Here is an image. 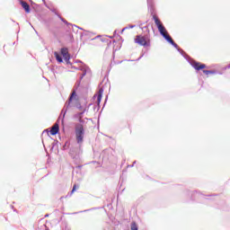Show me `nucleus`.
<instances>
[{
    "mask_svg": "<svg viewBox=\"0 0 230 230\" xmlns=\"http://www.w3.org/2000/svg\"><path fill=\"white\" fill-rule=\"evenodd\" d=\"M153 19L155 21V23L156 25V28H157L160 35L162 37H164L165 39V40L167 42H169V44H172L173 46V48H175V49H177V51H179L181 56L183 57L189 62V64H190V66L196 69V71H200L201 69H206V64H202V63L198 62L195 59L191 58L188 54H186V52H184V50H182V49L179 48V45H177V43H175V41H173V39H172V36H170V34L168 33L166 27H164V25L163 24L161 20H159V18H157V16L154 15Z\"/></svg>",
    "mask_w": 230,
    "mask_h": 230,
    "instance_id": "f257e3e1",
    "label": "nucleus"
},
{
    "mask_svg": "<svg viewBox=\"0 0 230 230\" xmlns=\"http://www.w3.org/2000/svg\"><path fill=\"white\" fill-rule=\"evenodd\" d=\"M75 134L77 145L70 148L69 155L72 157L75 164H80L82 155L84 154L82 145H84V137H85V128L82 124L75 125Z\"/></svg>",
    "mask_w": 230,
    "mask_h": 230,
    "instance_id": "f03ea898",
    "label": "nucleus"
},
{
    "mask_svg": "<svg viewBox=\"0 0 230 230\" xmlns=\"http://www.w3.org/2000/svg\"><path fill=\"white\" fill-rule=\"evenodd\" d=\"M80 77L79 79L75 82L73 89H72V93H70L67 101L66 102L59 118H62V122H64V118H66V111H67V109H69V107H71V102H73V98H76V91H78V87H80L81 84H82V80H84V75L82 74H79Z\"/></svg>",
    "mask_w": 230,
    "mask_h": 230,
    "instance_id": "7ed1b4c3",
    "label": "nucleus"
},
{
    "mask_svg": "<svg viewBox=\"0 0 230 230\" xmlns=\"http://www.w3.org/2000/svg\"><path fill=\"white\" fill-rule=\"evenodd\" d=\"M136 44L139 46H144V48H149L150 46V37L143 36V35H137L135 38Z\"/></svg>",
    "mask_w": 230,
    "mask_h": 230,
    "instance_id": "20e7f679",
    "label": "nucleus"
},
{
    "mask_svg": "<svg viewBox=\"0 0 230 230\" xmlns=\"http://www.w3.org/2000/svg\"><path fill=\"white\" fill-rule=\"evenodd\" d=\"M72 107H76L78 111H84V109H87L84 107L80 102V100L78 99V94H76V96L72 99L71 106L69 108H66V114H67V111H69V109H72Z\"/></svg>",
    "mask_w": 230,
    "mask_h": 230,
    "instance_id": "39448f33",
    "label": "nucleus"
},
{
    "mask_svg": "<svg viewBox=\"0 0 230 230\" xmlns=\"http://www.w3.org/2000/svg\"><path fill=\"white\" fill-rule=\"evenodd\" d=\"M19 3L26 13H30V12H31V9L30 8V4L28 3L24 2L23 0H19Z\"/></svg>",
    "mask_w": 230,
    "mask_h": 230,
    "instance_id": "423d86ee",
    "label": "nucleus"
},
{
    "mask_svg": "<svg viewBox=\"0 0 230 230\" xmlns=\"http://www.w3.org/2000/svg\"><path fill=\"white\" fill-rule=\"evenodd\" d=\"M49 132L50 136H57V134L60 132V127L58 126V124H55V126L51 128Z\"/></svg>",
    "mask_w": 230,
    "mask_h": 230,
    "instance_id": "0eeeda50",
    "label": "nucleus"
},
{
    "mask_svg": "<svg viewBox=\"0 0 230 230\" xmlns=\"http://www.w3.org/2000/svg\"><path fill=\"white\" fill-rule=\"evenodd\" d=\"M54 57L57 60V62H58V64H62V62H64V58L62 55H59L58 52L55 51L54 52Z\"/></svg>",
    "mask_w": 230,
    "mask_h": 230,
    "instance_id": "6e6552de",
    "label": "nucleus"
},
{
    "mask_svg": "<svg viewBox=\"0 0 230 230\" xmlns=\"http://www.w3.org/2000/svg\"><path fill=\"white\" fill-rule=\"evenodd\" d=\"M102 96H103V88H100L99 93L97 95V105H100V103H102Z\"/></svg>",
    "mask_w": 230,
    "mask_h": 230,
    "instance_id": "1a4fd4ad",
    "label": "nucleus"
},
{
    "mask_svg": "<svg viewBox=\"0 0 230 230\" xmlns=\"http://www.w3.org/2000/svg\"><path fill=\"white\" fill-rule=\"evenodd\" d=\"M190 195H191V199L192 200H195L197 199V197L202 195L200 194V192L194 190V191H190Z\"/></svg>",
    "mask_w": 230,
    "mask_h": 230,
    "instance_id": "9d476101",
    "label": "nucleus"
},
{
    "mask_svg": "<svg viewBox=\"0 0 230 230\" xmlns=\"http://www.w3.org/2000/svg\"><path fill=\"white\" fill-rule=\"evenodd\" d=\"M87 111V109H84L81 112L76 113L74 118H77V119H80L82 118H84V114H85V111Z\"/></svg>",
    "mask_w": 230,
    "mask_h": 230,
    "instance_id": "9b49d317",
    "label": "nucleus"
},
{
    "mask_svg": "<svg viewBox=\"0 0 230 230\" xmlns=\"http://www.w3.org/2000/svg\"><path fill=\"white\" fill-rule=\"evenodd\" d=\"M102 230H115L114 227L112 226V225H111V223L106 222L103 226Z\"/></svg>",
    "mask_w": 230,
    "mask_h": 230,
    "instance_id": "f8f14e48",
    "label": "nucleus"
},
{
    "mask_svg": "<svg viewBox=\"0 0 230 230\" xmlns=\"http://www.w3.org/2000/svg\"><path fill=\"white\" fill-rule=\"evenodd\" d=\"M204 75H218L217 70H203Z\"/></svg>",
    "mask_w": 230,
    "mask_h": 230,
    "instance_id": "ddd939ff",
    "label": "nucleus"
},
{
    "mask_svg": "<svg viewBox=\"0 0 230 230\" xmlns=\"http://www.w3.org/2000/svg\"><path fill=\"white\" fill-rule=\"evenodd\" d=\"M46 8H48L49 10H50V12H52V13H55V15H59L58 13L57 12V9L55 7H51L48 4H45Z\"/></svg>",
    "mask_w": 230,
    "mask_h": 230,
    "instance_id": "4468645a",
    "label": "nucleus"
},
{
    "mask_svg": "<svg viewBox=\"0 0 230 230\" xmlns=\"http://www.w3.org/2000/svg\"><path fill=\"white\" fill-rule=\"evenodd\" d=\"M60 54L61 56H66V55H69V50L67 49V48H62L60 49Z\"/></svg>",
    "mask_w": 230,
    "mask_h": 230,
    "instance_id": "2eb2a0df",
    "label": "nucleus"
},
{
    "mask_svg": "<svg viewBox=\"0 0 230 230\" xmlns=\"http://www.w3.org/2000/svg\"><path fill=\"white\" fill-rule=\"evenodd\" d=\"M101 40L102 42H107L108 46H111L112 44V41L107 39V37L102 38Z\"/></svg>",
    "mask_w": 230,
    "mask_h": 230,
    "instance_id": "dca6fc26",
    "label": "nucleus"
},
{
    "mask_svg": "<svg viewBox=\"0 0 230 230\" xmlns=\"http://www.w3.org/2000/svg\"><path fill=\"white\" fill-rule=\"evenodd\" d=\"M88 66L87 65H85V63H83L81 66H79L77 67L78 71H84V69H86Z\"/></svg>",
    "mask_w": 230,
    "mask_h": 230,
    "instance_id": "f3484780",
    "label": "nucleus"
},
{
    "mask_svg": "<svg viewBox=\"0 0 230 230\" xmlns=\"http://www.w3.org/2000/svg\"><path fill=\"white\" fill-rule=\"evenodd\" d=\"M88 73H91V68H89V66L86 69L83 70L81 75L83 76H85Z\"/></svg>",
    "mask_w": 230,
    "mask_h": 230,
    "instance_id": "a211bd4d",
    "label": "nucleus"
},
{
    "mask_svg": "<svg viewBox=\"0 0 230 230\" xmlns=\"http://www.w3.org/2000/svg\"><path fill=\"white\" fill-rule=\"evenodd\" d=\"M137 224L136 222L131 223V230H138Z\"/></svg>",
    "mask_w": 230,
    "mask_h": 230,
    "instance_id": "6ab92c4d",
    "label": "nucleus"
},
{
    "mask_svg": "<svg viewBox=\"0 0 230 230\" xmlns=\"http://www.w3.org/2000/svg\"><path fill=\"white\" fill-rule=\"evenodd\" d=\"M63 22H64V24H66V26H67L68 28H69V26H72V28H73V26H75V28H78V26L74 25V24L68 22L66 20H65Z\"/></svg>",
    "mask_w": 230,
    "mask_h": 230,
    "instance_id": "aec40b11",
    "label": "nucleus"
},
{
    "mask_svg": "<svg viewBox=\"0 0 230 230\" xmlns=\"http://www.w3.org/2000/svg\"><path fill=\"white\" fill-rule=\"evenodd\" d=\"M63 58H64L65 62H66L67 60H71V55L66 54V55L63 56Z\"/></svg>",
    "mask_w": 230,
    "mask_h": 230,
    "instance_id": "412c9836",
    "label": "nucleus"
},
{
    "mask_svg": "<svg viewBox=\"0 0 230 230\" xmlns=\"http://www.w3.org/2000/svg\"><path fill=\"white\" fill-rule=\"evenodd\" d=\"M69 145H70L69 141H66L65 145L63 146V150H67V148H69Z\"/></svg>",
    "mask_w": 230,
    "mask_h": 230,
    "instance_id": "4be33fe9",
    "label": "nucleus"
},
{
    "mask_svg": "<svg viewBox=\"0 0 230 230\" xmlns=\"http://www.w3.org/2000/svg\"><path fill=\"white\" fill-rule=\"evenodd\" d=\"M78 121H79V123H75V128H76V125H82L84 127V124H82V123H84V119L83 118L78 119Z\"/></svg>",
    "mask_w": 230,
    "mask_h": 230,
    "instance_id": "5701e85b",
    "label": "nucleus"
},
{
    "mask_svg": "<svg viewBox=\"0 0 230 230\" xmlns=\"http://www.w3.org/2000/svg\"><path fill=\"white\" fill-rule=\"evenodd\" d=\"M75 191H76V184H75V185L73 186V189H72V190H71V192H70V195H73V194L75 193Z\"/></svg>",
    "mask_w": 230,
    "mask_h": 230,
    "instance_id": "b1692460",
    "label": "nucleus"
},
{
    "mask_svg": "<svg viewBox=\"0 0 230 230\" xmlns=\"http://www.w3.org/2000/svg\"><path fill=\"white\" fill-rule=\"evenodd\" d=\"M136 163H137V162H136V161H134V162H133V164H131V165H128V168H134V164H136Z\"/></svg>",
    "mask_w": 230,
    "mask_h": 230,
    "instance_id": "393cba45",
    "label": "nucleus"
},
{
    "mask_svg": "<svg viewBox=\"0 0 230 230\" xmlns=\"http://www.w3.org/2000/svg\"><path fill=\"white\" fill-rule=\"evenodd\" d=\"M58 17L60 19V21H62V22H64L66 21V19H64L62 16H60V14Z\"/></svg>",
    "mask_w": 230,
    "mask_h": 230,
    "instance_id": "a878e982",
    "label": "nucleus"
},
{
    "mask_svg": "<svg viewBox=\"0 0 230 230\" xmlns=\"http://www.w3.org/2000/svg\"><path fill=\"white\" fill-rule=\"evenodd\" d=\"M75 64H84V62H82V60H80V59H77V60H75Z\"/></svg>",
    "mask_w": 230,
    "mask_h": 230,
    "instance_id": "bb28decb",
    "label": "nucleus"
},
{
    "mask_svg": "<svg viewBox=\"0 0 230 230\" xmlns=\"http://www.w3.org/2000/svg\"><path fill=\"white\" fill-rule=\"evenodd\" d=\"M143 57H145V54H142V55L137 58V60H141V58H143Z\"/></svg>",
    "mask_w": 230,
    "mask_h": 230,
    "instance_id": "cd10ccee",
    "label": "nucleus"
},
{
    "mask_svg": "<svg viewBox=\"0 0 230 230\" xmlns=\"http://www.w3.org/2000/svg\"><path fill=\"white\" fill-rule=\"evenodd\" d=\"M129 30L132 29V28H136V25H129Z\"/></svg>",
    "mask_w": 230,
    "mask_h": 230,
    "instance_id": "c85d7f7f",
    "label": "nucleus"
},
{
    "mask_svg": "<svg viewBox=\"0 0 230 230\" xmlns=\"http://www.w3.org/2000/svg\"><path fill=\"white\" fill-rule=\"evenodd\" d=\"M44 132H47L48 136H49V131H48V129H45V130L43 131V134H44Z\"/></svg>",
    "mask_w": 230,
    "mask_h": 230,
    "instance_id": "c756f323",
    "label": "nucleus"
},
{
    "mask_svg": "<svg viewBox=\"0 0 230 230\" xmlns=\"http://www.w3.org/2000/svg\"><path fill=\"white\" fill-rule=\"evenodd\" d=\"M125 30H127V28H123L120 31L121 34H123V31H125Z\"/></svg>",
    "mask_w": 230,
    "mask_h": 230,
    "instance_id": "7c9ffc66",
    "label": "nucleus"
},
{
    "mask_svg": "<svg viewBox=\"0 0 230 230\" xmlns=\"http://www.w3.org/2000/svg\"><path fill=\"white\" fill-rule=\"evenodd\" d=\"M66 62L67 65H70V66L72 65V64H71V61H69V60H67V61H66Z\"/></svg>",
    "mask_w": 230,
    "mask_h": 230,
    "instance_id": "2f4dec72",
    "label": "nucleus"
},
{
    "mask_svg": "<svg viewBox=\"0 0 230 230\" xmlns=\"http://www.w3.org/2000/svg\"><path fill=\"white\" fill-rule=\"evenodd\" d=\"M83 165H77L76 168H78L79 170L82 169Z\"/></svg>",
    "mask_w": 230,
    "mask_h": 230,
    "instance_id": "473e14b6",
    "label": "nucleus"
},
{
    "mask_svg": "<svg viewBox=\"0 0 230 230\" xmlns=\"http://www.w3.org/2000/svg\"><path fill=\"white\" fill-rule=\"evenodd\" d=\"M87 211H89V209L84 210V211H82L81 213H85V212H87Z\"/></svg>",
    "mask_w": 230,
    "mask_h": 230,
    "instance_id": "72a5a7b5",
    "label": "nucleus"
},
{
    "mask_svg": "<svg viewBox=\"0 0 230 230\" xmlns=\"http://www.w3.org/2000/svg\"><path fill=\"white\" fill-rule=\"evenodd\" d=\"M72 69H78V67H76V66H72Z\"/></svg>",
    "mask_w": 230,
    "mask_h": 230,
    "instance_id": "f704fd0d",
    "label": "nucleus"
},
{
    "mask_svg": "<svg viewBox=\"0 0 230 230\" xmlns=\"http://www.w3.org/2000/svg\"><path fill=\"white\" fill-rule=\"evenodd\" d=\"M124 28H126V30H130L128 26H127V27H124Z\"/></svg>",
    "mask_w": 230,
    "mask_h": 230,
    "instance_id": "c9c22d12",
    "label": "nucleus"
},
{
    "mask_svg": "<svg viewBox=\"0 0 230 230\" xmlns=\"http://www.w3.org/2000/svg\"><path fill=\"white\" fill-rule=\"evenodd\" d=\"M124 28H126V30H130L128 26H127V27H124Z\"/></svg>",
    "mask_w": 230,
    "mask_h": 230,
    "instance_id": "e433bc0d",
    "label": "nucleus"
},
{
    "mask_svg": "<svg viewBox=\"0 0 230 230\" xmlns=\"http://www.w3.org/2000/svg\"><path fill=\"white\" fill-rule=\"evenodd\" d=\"M106 37H109L110 39H113L114 37H112V36H106Z\"/></svg>",
    "mask_w": 230,
    "mask_h": 230,
    "instance_id": "4c0bfd02",
    "label": "nucleus"
},
{
    "mask_svg": "<svg viewBox=\"0 0 230 230\" xmlns=\"http://www.w3.org/2000/svg\"><path fill=\"white\" fill-rule=\"evenodd\" d=\"M42 1H43L44 4L46 5V0H42Z\"/></svg>",
    "mask_w": 230,
    "mask_h": 230,
    "instance_id": "58836bf2",
    "label": "nucleus"
},
{
    "mask_svg": "<svg viewBox=\"0 0 230 230\" xmlns=\"http://www.w3.org/2000/svg\"><path fill=\"white\" fill-rule=\"evenodd\" d=\"M226 67H227V69H230V65H228Z\"/></svg>",
    "mask_w": 230,
    "mask_h": 230,
    "instance_id": "ea45409f",
    "label": "nucleus"
},
{
    "mask_svg": "<svg viewBox=\"0 0 230 230\" xmlns=\"http://www.w3.org/2000/svg\"><path fill=\"white\" fill-rule=\"evenodd\" d=\"M53 146H52V148H55V144H52Z\"/></svg>",
    "mask_w": 230,
    "mask_h": 230,
    "instance_id": "a19ab883",
    "label": "nucleus"
},
{
    "mask_svg": "<svg viewBox=\"0 0 230 230\" xmlns=\"http://www.w3.org/2000/svg\"><path fill=\"white\" fill-rule=\"evenodd\" d=\"M16 26H18V27H19V22H16Z\"/></svg>",
    "mask_w": 230,
    "mask_h": 230,
    "instance_id": "79ce46f5",
    "label": "nucleus"
},
{
    "mask_svg": "<svg viewBox=\"0 0 230 230\" xmlns=\"http://www.w3.org/2000/svg\"><path fill=\"white\" fill-rule=\"evenodd\" d=\"M12 21V22H15V21L14 20H11Z\"/></svg>",
    "mask_w": 230,
    "mask_h": 230,
    "instance_id": "37998d69",
    "label": "nucleus"
},
{
    "mask_svg": "<svg viewBox=\"0 0 230 230\" xmlns=\"http://www.w3.org/2000/svg\"><path fill=\"white\" fill-rule=\"evenodd\" d=\"M45 217H49V215L47 214Z\"/></svg>",
    "mask_w": 230,
    "mask_h": 230,
    "instance_id": "c03bdc74",
    "label": "nucleus"
},
{
    "mask_svg": "<svg viewBox=\"0 0 230 230\" xmlns=\"http://www.w3.org/2000/svg\"><path fill=\"white\" fill-rule=\"evenodd\" d=\"M105 102H107V97H106V100H105Z\"/></svg>",
    "mask_w": 230,
    "mask_h": 230,
    "instance_id": "a18cd8bd",
    "label": "nucleus"
},
{
    "mask_svg": "<svg viewBox=\"0 0 230 230\" xmlns=\"http://www.w3.org/2000/svg\"><path fill=\"white\" fill-rule=\"evenodd\" d=\"M114 33H116V31H114Z\"/></svg>",
    "mask_w": 230,
    "mask_h": 230,
    "instance_id": "49530a36",
    "label": "nucleus"
},
{
    "mask_svg": "<svg viewBox=\"0 0 230 230\" xmlns=\"http://www.w3.org/2000/svg\"><path fill=\"white\" fill-rule=\"evenodd\" d=\"M147 3H148V0H147Z\"/></svg>",
    "mask_w": 230,
    "mask_h": 230,
    "instance_id": "de8ad7c7",
    "label": "nucleus"
}]
</instances>
